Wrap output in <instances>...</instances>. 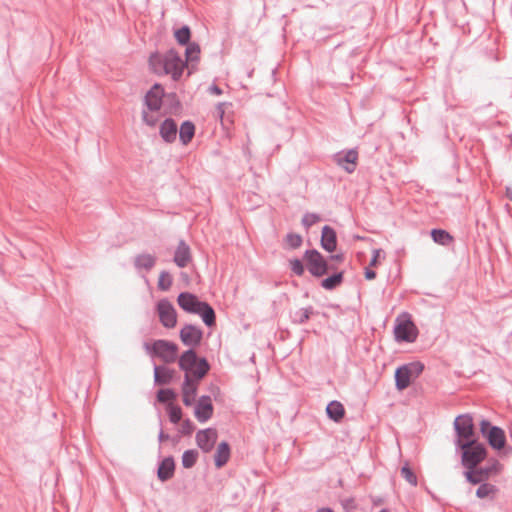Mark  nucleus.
<instances>
[{"instance_id": "4c0bfd02", "label": "nucleus", "mask_w": 512, "mask_h": 512, "mask_svg": "<svg viewBox=\"0 0 512 512\" xmlns=\"http://www.w3.org/2000/svg\"><path fill=\"white\" fill-rule=\"evenodd\" d=\"M156 397L160 403H166L169 401H173L176 398V393L174 392L173 389H170V388L160 389L157 392Z\"/></svg>"}, {"instance_id": "aec40b11", "label": "nucleus", "mask_w": 512, "mask_h": 512, "mask_svg": "<svg viewBox=\"0 0 512 512\" xmlns=\"http://www.w3.org/2000/svg\"><path fill=\"white\" fill-rule=\"evenodd\" d=\"M484 438L487 440L489 445L495 450L502 449L506 444V436L504 430L499 426L497 428H491L489 433L486 436H484Z\"/></svg>"}, {"instance_id": "bf43d9fd", "label": "nucleus", "mask_w": 512, "mask_h": 512, "mask_svg": "<svg viewBox=\"0 0 512 512\" xmlns=\"http://www.w3.org/2000/svg\"><path fill=\"white\" fill-rule=\"evenodd\" d=\"M379 512H390L388 509H381Z\"/></svg>"}, {"instance_id": "cd10ccee", "label": "nucleus", "mask_w": 512, "mask_h": 512, "mask_svg": "<svg viewBox=\"0 0 512 512\" xmlns=\"http://www.w3.org/2000/svg\"><path fill=\"white\" fill-rule=\"evenodd\" d=\"M343 280H344V272L343 271L335 272L332 275L324 278L321 281V287L324 288L325 290L331 291V290H334L335 288H337L338 286H340L342 284Z\"/></svg>"}, {"instance_id": "9b49d317", "label": "nucleus", "mask_w": 512, "mask_h": 512, "mask_svg": "<svg viewBox=\"0 0 512 512\" xmlns=\"http://www.w3.org/2000/svg\"><path fill=\"white\" fill-rule=\"evenodd\" d=\"M182 343L189 347H196L201 343L203 332L192 324H185L179 333Z\"/></svg>"}, {"instance_id": "39448f33", "label": "nucleus", "mask_w": 512, "mask_h": 512, "mask_svg": "<svg viewBox=\"0 0 512 512\" xmlns=\"http://www.w3.org/2000/svg\"><path fill=\"white\" fill-rule=\"evenodd\" d=\"M454 430L456 438L454 440L455 447L461 446L466 442H475L476 431L473 423V418L470 414L458 415L454 420Z\"/></svg>"}, {"instance_id": "a18cd8bd", "label": "nucleus", "mask_w": 512, "mask_h": 512, "mask_svg": "<svg viewBox=\"0 0 512 512\" xmlns=\"http://www.w3.org/2000/svg\"><path fill=\"white\" fill-rule=\"evenodd\" d=\"M498 426L492 425L491 422L487 419H482L480 422V432L482 436H486L491 428H497Z\"/></svg>"}, {"instance_id": "f257e3e1", "label": "nucleus", "mask_w": 512, "mask_h": 512, "mask_svg": "<svg viewBox=\"0 0 512 512\" xmlns=\"http://www.w3.org/2000/svg\"><path fill=\"white\" fill-rule=\"evenodd\" d=\"M152 71L158 75H170L172 80L178 81L183 73L185 62L173 49L164 55L152 54L149 58Z\"/></svg>"}, {"instance_id": "f704fd0d", "label": "nucleus", "mask_w": 512, "mask_h": 512, "mask_svg": "<svg viewBox=\"0 0 512 512\" xmlns=\"http://www.w3.org/2000/svg\"><path fill=\"white\" fill-rule=\"evenodd\" d=\"M167 412H168L169 420L172 423L177 424L180 422V420L182 418V410L179 406L174 405L172 403H168Z\"/></svg>"}, {"instance_id": "de8ad7c7", "label": "nucleus", "mask_w": 512, "mask_h": 512, "mask_svg": "<svg viewBox=\"0 0 512 512\" xmlns=\"http://www.w3.org/2000/svg\"><path fill=\"white\" fill-rule=\"evenodd\" d=\"M217 113L220 120L221 126H223V116H224V102H219L217 104Z\"/></svg>"}, {"instance_id": "dca6fc26", "label": "nucleus", "mask_w": 512, "mask_h": 512, "mask_svg": "<svg viewBox=\"0 0 512 512\" xmlns=\"http://www.w3.org/2000/svg\"><path fill=\"white\" fill-rule=\"evenodd\" d=\"M213 414V405L209 396H201L195 406L194 415L201 423L206 422Z\"/></svg>"}, {"instance_id": "412c9836", "label": "nucleus", "mask_w": 512, "mask_h": 512, "mask_svg": "<svg viewBox=\"0 0 512 512\" xmlns=\"http://www.w3.org/2000/svg\"><path fill=\"white\" fill-rule=\"evenodd\" d=\"M175 374V370L170 369L166 366H154V382L157 385L170 384L173 381Z\"/></svg>"}, {"instance_id": "6ab92c4d", "label": "nucleus", "mask_w": 512, "mask_h": 512, "mask_svg": "<svg viewBox=\"0 0 512 512\" xmlns=\"http://www.w3.org/2000/svg\"><path fill=\"white\" fill-rule=\"evenodd\" d=\"M177 123L172 118H166L161 124L159 134L166 143H173L177 138Z\"/></svg>"}, {"instance_id": "3c124183", "label": "nucleus", "mask_w": 512, "mask_h": 512, "mask_svg": "<svg viewBox=\"0 0 512 512\" xmlns=\"http://www.w3.org/2000/svg\"><path fill=\"white\" fill-rule=\"evenodd\" d=\"M170 437L168 434L164 433L163 429L161 428L160 429V432H159V435H158V440L160 442H163V441H166L168 440Z\"/></svg>"}, {"instance_id": "5fc2aeb1", "label": "nucleus", "mask_w": 512, "mask_h": 512, "mask_svg": "<svg viewBox=\"0 0 512 512\" xmlns=\"http://www.w3.org/2000/svg\"><path fill=\"white\" fill-rule=\"evenodd\" d=\"M230 457V447L228 445V443L226 442V462L228 461Z\"/></svg>"}, {"instance_id": "e433bc0d", "label": "nucleus", "mask_w": 512, "mask_h": 512, "mask_svg": "<svg viewBox=\"0 0 512 512\" xmlns=\"http://www.w3.org/2000/svg\"><path fill=\"white\" fill-rule=\"evenodd\" d=\"M401 476L412 486H416L418 483L417 476L415 475L413 470L408 466V464L402 466Z\"/></svg>"}, {"instance_id": "c9c22d12", "label": "nucleus", "mask_w": 512, "mask_h": 512, "mask_svg": "<svg viewBox=\"0 0 512 512\" xmlns=\"http://www.w3.org/2000/svg\"><path fill=\"white\" fill-rule=\"evenodd\" d=\"M200 47L196 43H188L185 49L186 60L193 62L198 59Z\"/></svg>"}, {"instance_id": "473e14b6", "label": "nucleus", "mask_w": 512, "mask_h": 512, "mask_svg": "<svg viewBox=\"0 0 512 512\" xmlns=\"http://www.w3.org/2000/svg\"><path fill=\"white\" fill-rule=\"evenodd\" d=\"M403 366L407 369V371H409V374L413 380L418 378L424 370V364L420 361L409 362L403 364Z\"/></svg>"}, {"instance_id": "4be33fe9", "label": "nucleus", "mask_w": 512, "mask_h": 512, "mask_svg": "<svg viewBox=\"0 0 512 512\" xmlns=\"http://www.w3.org/2000/svg\"><path fill=\"white\" fill-rule=\"evenodd\" d=\"M191 260L190 248L184 240H180L174 254V262L180 267L184 268Z\"/></svg>"}, {"instance_id": "b1692460", "label": "nucleus", "mask_w": 512, "mask_h": 512, "mask_svg": "<svg viewBox=\"0 0 512 512\" xmlns=\"http://www.w3.org/2000/svg\"><path fill=\"white\" fill-rule=\"evenodd\" d=\"M394 378L395 387L398 391H403L408 388L413 380L409 371H407L403 365L396 368Z\"/></svg>"}, {"instance_id": "79ce46f5", "label": "nucleus", "mask_w": 512, "mask_h": 512, "mask_svg": "<svg viewBox=\"0 0 512 512\" xmlns=\"http://www.w3.org/2000/svg\"><path fill=\"white\" fill-rule=\"evenodd\" d=\"M215 464L218 468L224 466V440L221 441L217 446V452L215 455Z\"/></svg>"}, {"instance_id": "4468645a", "label": "nucleus", "mask_w": 512, "mask_h": 512, "mask_svg": "<svg viewBox=\"0 0 512 512\" xmlns=\"http://www.w3.org/2000/svg\"><path fill=\"white\" fill-rule=\"evenodd\" d=\"M157 257L150 253H140L134 257L133 265L139 275L145 278L156 265Z\"/></svg>"}, {"instance_id": "5701e85b", "label": "nucleus", "mask_w": 512, "mask_h": 512, "mask_svg": "<svg viewBox=\"0 0 512 512\" xmlns=\"http://www.w3.org/2000/svg\"><path fill=\"white\" fill-rule=\"evenodd\" d=\"M175 470V462L173 457H165L159 464L157 476L162 482H165L173 477Z\"/></svg>"}, {"instance_id": "6e6d98bb", "label": "nucleus", "mask_w": 512, "mask_h": 512, "mask_svg": "<svg viewBox=\"0 0 512 512\" xmlns=\"http://www.w3.org/2000/svg\"><path fill=\"white\" fill-rule=\"evenodd\" d=\"M506 195H507V197L512 201V189L507 188V190H506Z\"/></svg>"}, {"instance_id": "ea45409f", "label": "nucleus", "mask_w": 512, "mask_h": 512, "mask_svg": "<svg viewBox=\"0 0 512 512\" xmlns=\"http://www.w3.org/2000/svg\"><path fill=\"white\" fill-rule=\"evenodd\" d=\"M285 241L291 249L299 248L303 242L301 235L296 233H288Z\"/></svg>"}, {"instance_id": "13d9d810", "label": "nucleus", "mask_w": 512, "mask_h": 512, "mask_svg": "<svg viewBox=\"0 0 512 512\" xmlns=\"http://www.w3.org/2000/svg\"><path fill=\"white\" fill-rule=\"evenodd\" d=\"M168 97H171L172 99H175L176 96H175L174 93H172V94L168 95Z\"/></svg>"}, {"instance_id": "a19ab883", "label": "nucleus", "mask_w": 512, "mask_h": 512, "mask_svg": "<svg viewBox=\"0 0 512 512\" xmlns=\"http://www.w3.org/2000/svg\"><path fill=\"white\" fill-rule=\"evenodd\" d=\"M291 271L297 275L302 276L305 272V267L299 258H294L289 261Z\"/></svg>"}, {"instance_id": "09e8293b", "label": "nucleus", "mask_w": 512, "mask_h": 512, "mask_svg": "<svg viewBox=\"0 0 512 512\" xmlns=\"http://www.w3.org/2000/svg\"><path fill=\"white\" fill-rule=\"evenodd\" d=\"M364 274L367 280H373L376 278V272L373 269L366 268Z\"/></svg>"}, {"instance_id": "393cba45", "label": "nucleus", "mask_w": 512, "mask_h": 512, "mask_svg": "<svg viewBox=\"0 0 512 512\" xmlns=\"http://www.w3.org/2000/svg\"><path fill=\"white\" fill-rule=\"evenodd\" d=\"M326 413L329 419L335 422H340L345 415V409L342 403L337 400H333L328 403Z\"/></svg>"}, {"instance_id": "c85d7f7f", "label": "nucleus", "mask_w": 512, "mask_h": 512, "mask_svg": "<svg viewBox=\"0 0 512 512\" xmlns=\"http://www.w3.org/2000/svg\"><path fill=\"white\" fill-rule=\"evenodd\" d=\"M432 240L442 246H448L453 242V237L444 229L434 228L430 231Z\"/></svg>"}, {"instance_id": "72a5a7b5", "label": "nucleus", "mask_w": 512, "mask_h": 512, "mask_svg": "<svg viewBox=\"0 0 512 512\" xmlns=\"http://www.w3.org/2000/svg\"><path fill=\"white\" fill-rule=\"evenodd\" d=\"M173 283L172 276L169 272L163 270L160 272L159 279H158V288L161 291H168Z\"/></svg>"}, {"instance_id": "c03bdc74", "label": "nucleus", "mask_w": 512, "mask_h": 512, "mask_svg": "<svg viewBox=\"0 0 512 512\" xmlns=\"http://www.w3.org/2000/svg\"><path fill=\"white\" fill-rule=\"evenodd\" d=\"M142 119L150 127H154L158 122V118L155 115L146 111L142 112Z\"/></svg>"}, {"instance_id": "4d7b16f0", "label": "nucleus", "mask_w": 512, "mask_h": 512, "mask_svg": "<svg viewBox=\"0 0 512 512\" xmlns=\"http://www.w3.org/2000/svg\"><path fill=\"white\" fill-rule=\"evenodd\" d=\"M225 137H226V138L230 137V133H229V131H228V127H227V126H226V134H225Z\"/></svg>"}, {"instance_id": "1a4fd4ad", "label": "nucleus", "mask_w": 512, "mask_h": 512, "mask_svg": "<svg viewBox=\"0 0 512 512\" xmlns=\"http://www.w3.org/2000/svg\"><path fill=\"white\" fill-rule=\"evenodd\" d=\"M157 313L160 323L168 329L174 328L177 323V313L172 303L164 298L157 302Z\"/></svg>"}, {"instance_id": "6e6552de", "label": "nucleus", "mask_w": 512, "mask_h": 512, "mask_svg": "<svg viewBox=\"0 0 512 512\" xmlns=\"http://www.w3.org/2000/svg\"><path fill=\"white\" fill-rule=\"evenodd\" d=\"M501 470V464L498 460H493L486 466H476L470 470L464 471L466 481L472 485H477L486 482L492 475H496Z\"/></svg>"}, {"instance_id": "2eb2a0df", "label": "nucleus", "mask_w": 512, "mask_h": 512, "mask_svg": "<svg viewBox=\"0 0 512 512\" xmlns=\"http://www.w3.org/2000/svg\"><path fill=\"white\" fill-rule=\"evenodd\" d=\"M217 438V431L214 428L200 430L196 434L197 445L204 452H210L214 448Z\"/></svg>"}, {"instance_id": "58836bf2", "label": "nucleus", "mask_w": 512, "mask_h": 512, "mask_svg": "<svg viewBox=\"0 0 512 512\" xmlns=\"http://www.w3.org/2000/svg\"><path fill=\"white\" fill-rule=\"evenodd\" d=\"M321 220V217L317 213H305L302 217L301 223L306 228L309 229L311 226L316 224Z\"/></svg>"}, {"instance_id": "f3484780", "label": "nucleus", "mask_w": 512, "mask_h": 512, "mask_svg": "<svg viewBox=\"0 0 512 512\" xmlns=\"http://www.w3.org/2000/svg\"><path fill=\"white\" fill-rule=\"evenodd\" d=\"M200 380L184 377L182 384L183 403L185 406H192L195 402Z\"/></svg>"}, {"instance_id": "8fccbe9b", "label": "nucleus", "mask_w": 512, "mask_h": 512, "mask_svg": "<svg viewBox=\"0 0 512 512\" xmlns=\"http://www.w3.org/2000/svg\"><path fill=\"white\" fill-rule=\"evenodd\" d=\"M329 259L332 261L342 262V261H344V254L343 253L333 254L329 257Z\"/></svg>"}, {"instance_id": "c756f323", "label": "nucleus", "mask_w": 512, "mask_h": 512, "mask_svg": "<svg viewBox=\"0 0 512 512\" xmlns=\"http://www.w3.org/2000/svg\"><path fill=\"white\" fill-rule=\"evenodd\" d=\"M478 485L479 487L476 489V497H478L479 499H484L490 496L491 494H495V492L497 491L496 486L488 482H482Z\"/></svg>"}, {"instance_id": "7ed1b4c3", "label": "nucleus", "mask_w": 512, "mask_h": 512, "mask_svg": "<svg viewBox=\"0 0 512 512\" xmlns=\"http://www.w3.org/2000/svg\"><path fill=\"white\" fill-rule=\"evenodd\" d=\"M179 367L184 371V377L201 380L209 371V363L205 358H199L193 349L186 350L179 358Z\"/></svg>"}, {"instance_id": "20e7f679", "label": "nucleus", "mask_w": 512, "mask_h": 512, "mask_svg": "<svg viewBox=\"0 0 512 512\" xmlns=\"http://www.w3.org/2000/svg\"><path fill=\"white\" fill-rule=\"evenodd\" d=\"M461 451V464L466 470H470L478 466L487 456V448L479 441L466 442L456 447Z\"/></svg>"}, {"instance_id": "7c9ffc66", "label": "nucleus", "mask_w": 512, "mask_h": 512, "mask_svg": "<svg viewBox=\"0 0 512 512\" xmlns=\"http://www.w3.org/2000/svg\"><path fill=\"white\" fill-rule=\"evenodd\" d=\"M198 458V452L194 449L186 450L182 455V466L184 468H191L195 465Z\"/></svg>"}, {"instance_id": "a878e982", "label": "nucleus", "mask_w": 512, "mask_h": 512, "mask_svg": "<svg viewBox=\"0 0 512 512\" xmlns=\"http://www.w3.org/2000/svg\"><path fill=\"white\" fill-rule=\"evenodd\" d=\"M315 314V310L312 306L300 308L290 314L291 321L294 324L302 325L306 323L312 315Z\"/></svg>"}, {"instance_id": "0eeeda50", "label": "nucleus", "mask_w": 512, "mask_h": 512, "mask_svg": "<svg viewBox=\"0 0 512 512\" xmlns=\"http://www.w3.org/2000/svg\"><path fill=\"white\" fill-rule=\"evenodd\" d=\"M309 273L316 278L326 275L334 266L330 265L328 260L317 250L307 249L303 256Z\"/></svg>"}, {"instance_id": "ddd939ff", "label": "nucleus", "mask_w": 512, "mask_h": 512, "mask_svg": "<svg viewBox=\"0 0 512 512\" xmlns=\"http://www.w3.org/2000/svg\"><path fill=\"white\" fill-rule=\"evenodd\" d=\"M165 96L164 89L160 84H154L152 88L146 93L144 101L148 110L157 112L162 106V98Z\"/></svg>"}, {"instance_id": "423d86ee", "label": "nucleus", "mask_w": 512, "mask_h": 512, "mask_svg": "<svg viewBox=\"0 0 512 512\" xmlns=\"http://www.w3.org/2000/svg\"><path fill=\"white\" fill-rule=\"evenodd\" d=\"M144 348L148 354L160 358L169 364L177 359L178 346L168 340H155L152 344L145 343Z\"/></svg>"}, {"instance_id": "864d4df0", "label": "nucleus", "mask_w": 512, "mask_h": 512, "mask_svg": "<svg viewBox=\"0 0 512 512\" xmlns=\"http://www.w3.org/2000/svg\"><path fill=\"white\" fill-rule=\"evenodd\" d=\"M317 512H334L333 509L329 507L320 508L317 510Z\"/></svg>"}, {"instance_id": "a211bd4d", "label": "nucleus", "mask_w": 512, "mask_h": 512, "mask_svg": "<svg viewBox=\"0 0 512 512\" xmlns=\"http://www.w3.org/2000/svg\"><path fill=\"white\" fill-rule=\"evenodd\" d=\"M320 245L326 252L332 253L337 248V234L329 225L322 227Z\"/></svg>"}, {"instance_id": "9d476101", "label": "nucleus", "mask_w": 512, "mask_h": 512, "mask_svg": "<svg viewBox=\"0 0 512 512\" xmlns=\"http://www.w3.org/2000/svg\"><path fill=\"white\" fill-rule=\"evenodd\" d=\"M394 335L397 342L413 343L417 339L418 329L411 319H406L395 325Z\"/></svg>"}, {"instance_id": "2f4dec72", "label": "nucleus", "mask_w": 512, "mask_h": 512, "mask_svg": "<svg viewBox=\"0 0 512 512\" xmlns=\"http://www.w3.org/2000/svg\"><path fill=\"white\" fill-rule=\"evenodd\" d=\"M175 38L177 42L180 45H187L190 41L191 32L190 28L187 25L182 26L181 28L177 29L174 33Z\"/></svg>"}, {"instance_id": "603ef678", "label": "nucleus", "mask_w": 512, "mask_h": 512, "mask_svg": "<svg viewBox=\"0 0 512 512\" xmlns=\"http://www.w3.org/2000/svg\"><path fill=\"white\" fill-rule=\"evenodd\" d=\"M379 252H380L379 250H375L374 251V255H373V257L370 260V265H375L376 264Z\"/></svg>"}, {"instance_id": "f8f14e48", "label": "nucleus", "mask_w": 512, "mask_h": 512, "mask_svg": "<svg viewBox=\"0 0 512 512\" xmlns=\"http://www.w3.org/2000/svg\"><path fill=\"white\" fill-rule=\"evenodd\" d=\"M357 160L358 152L356 149H349L346 152L340 151L334 154L336 164L347 173H353L355 171Z\"/></svg>"}, {"instance_id": "49530a36", "label": "nucleus", "mask_w": 512, "mask_h": 512, "mask_svg": "<svg viewBox=\"0 0 512 512\" xmlns=\"http://www.w3.org/2000/svg\"><path fill=\"white\" fill-rule=\"evenodd\" d=\"M207 92L211 95H216V96H219L223 93L222 89L216 84H211L208 87Z\"/></svg>"}, {"instance_id": "bb28decb", "label": "nucleus", "mask_w": 512, "mask_h": 512, "mask_svg": "<svg viewBox=\"0 0 512 512\" xmlns=\"http://www.w3.org/2000/svg\"><path fill=\"white\" fill-rule=\"evenodd\" d=\"M195 134V125L193 122L184 121L179 128V139L182 144H188Z\"/></svg>"}, {"instance_id": "37998d69", "label": "nucleus", "mask_w": 512, "mask_h": 512, "mask_svg": "<svg viewBox=\"0 0 512 512\" xmlns=\"http://www.w3.org/2000/svg\"><path fill=\"white\" fill-rule=\"evenodd\" d=\"M195 429L194 423L190 419H186L182 422L180 432L183 435H190Z\"/></svg>"}, {"instance_id": "f03ea898", "label": "nucleus", "mask_w": 512, "mask_h": 512, "mask_svg": "<svg viewBox=\"0 0 512 512\" xmlns=\"http://www.w3.org/2000/svg\"><path fill=\"white\" fill-rule=\"evenodd\" d=\"M177 303L185 312L199 315L206 326L215 325L214 309L207 302L201 301L195 294L181 292L177 297Z\"/></svg>"}]
</instances>
